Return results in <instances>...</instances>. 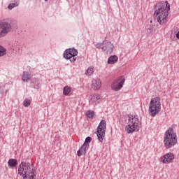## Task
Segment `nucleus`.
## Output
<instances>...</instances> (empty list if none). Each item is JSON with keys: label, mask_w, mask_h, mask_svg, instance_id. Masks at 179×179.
<instances>
[{"label": "nucleus", "mask_w": 179, "mask_h": 179, "mask_svg": "<svg viewBox=\"0 0 179 179\" xmlns=\"http://www.w3.org/2000/svg\"><path fill=\"white\" fill-rule=\"evenodd\" d=\"M175 157L174 154L168 152L161 157V162L164 164H170V163H173Z\"/></svg>", "instance_id": "9d476101"}, {"label": "nucleus", "mask_w": 179, "mask_h": 179, "mask_svg": "<svg viewBox=\"0 0 179 179\" xmlns=\"http://www.w3.org/2000/svg\"><path fill=\"white\" fill-rule=\"evenodd\" d=\"M22 79L23 82H29V80H30V76H29V73L24 71L22 76Z\"/></svg>", "instance_id": "f3484780"}, {"label": "nucleus", "mask_w": 179, "mask_h": 179, "mask_svg": "<svg viewBox=\"0 0 179 179\" xmlns=\"http://www.w3.org/2000/svg\"><path fill=\"white\" fill-rule=\"evenodd\" d=\"M104 42H103V43H98L96 44V48H98L99 50H100V48L101 50H103V47H104Z\"/></svg>", "instance_id": "393cba45"}, {"label": "nucleus", "mask_w": 179, "mask_h": 179, "mask_svg": "<svg viewBox=\"0 0 179 179\" xmlns=\"http://www.w3.org/2000/svg\"><path fill=\"white\" fill-rule=\"evenodd\" d=\"M86 115L88 118H94L95 117L94 111L93 110H88Z\"/></svg>", "instance_id": "aec40b11"}, {"label": "nucleus", "mask_w": 179, "mask_h": 179, "mask_svg": "<svg viewBox=\"0 0 179 179\" xmlns=\"http://www.w3.org/2000/svg\"><path fill=\"white\" fill-rule=\"evenodd\" d=\"M124 83H125V78L124 76L118 77L111 83L110 89L113 92H119L122 89Z\"/></svg>", "instance_id": "0eeeda50"}, {"label": "nucleus", "mask_w": 179, "mask_h": 179, "mask_svg": "<svg viewBox=\"0 0 179 179\" xmlns=\"http://www.w3.org/2000/svg\"><path fill=\"white\" fill-rule=\"evenodd\" d=\"M106 128H107L106 120H101L96 131V135L99 142H103L106 138Z\"/></svg>", "instance_id": "423d86ee"}, {"label": "nucleus", "mask_w": 179, "mask_h": 179, "mask_svg": "<svg viewBox=\"0 0 179 179\" xmlns=\"http://www.w3.org/2000/svg\"><path fill=\"white\" fill-rule=\"evenodd\" d=\"M169 10H170V3H169V1H162L157 3L154 12L155 20L159 24H166L169 17Z\"/></svg>", "instance_id": "f257e3e1"}, {"label": "nucleus", "mask_w": 179, "mask_h": 179, "mask_svg": "<svg viewBox=\"0 0 179 179\" xmlns=\"http://www.w3.org/2000/svg\"><path fill=\"white\" fill-rule=\"evenodd\" d=\"M45 1H48V0H45Z\"/></svg>", "instance_id": "cd10ccee"}, {"label": "nucleus", "mask_w": 179, "mask_h": 179, "mask_svg": "<svg viewBox=\"0 0 179 179\" xmlns=\"http://www.w3.org/2000/svg\"><path fill=\"white\" fill-rule=\"evenodd\" d=\"M3 55H6V49L0 46V57H3Z\"/></svg>", "instance_id": "412c9836"}, {"label": "nucleus", "mask_w": 179, "mask_h": 179, "mask_svg": "<svg viewBox=\"0 0 179 179\" xmlns=\"http://www.w3.org/2000/svg\"><path fill=\"white\" fill-rule=\"evenodd\" d=\"M8 164L10 167H16V166H17V159H10L8 162Z\"/></svg>", "instance_id": "dca6fc26"}, {"label": "nucleus", "mask_w": 179, "mask_h": 179, "mask_svg": "<svg viewBox=\"0 0 179 179\" xmlns=\"http://www.w3.org/2000/svg\"><path fill=\"white\" fill-rule=\"evenodd\" d=\"M71 87H68V86L64 87L63 90V93L64 96H68V94L71 93Z\"/></svg>", "instance_id": "6ab92c4d"}, {"label": "nucleus", "mask_w": 179, "mask_h": 179, "mask_svg": "<svg viewBox=\"0 0 179 179\" xmlns=\"http://www.w3.org/2000/svg\"><path fill=\"white\" fill-rule=\"evenodd\" d=\"M3 55H6V49L0 46V57H3Z\"/></svg>", "instance_id": "4be33fe9"}, {"label": "nucleus", "mask_w": 179, "mask_h": 179, "mask_svg": "<svg viewBox=\"0 0 179 179\" xmlns=\"http://www.w3.org/2000/svg\"><path fill=\"white\" fill-rule=\"evenodd\" d=\"M164 146L166 149H171L174 148L178 143V138H177V134L170 127L166 131L164 136Z\"/></svg>", "instance_id": "7ed1b4c3"}, {"label": "nucleus", "mask_w": 179, "mask_h": 179, "mask_svg": "<svg viewBox=\"0 0 179 179\" xmlns=\"http://www.w3.org/2000/svg\"><path fill=\"white\" fill-rule=\"evenodd\" d=\"M101 101V96L99 94H93L90 96V104L97 106Z\"/></svg>", "instance_id": "9b49d317"}, {"label": "nucleus", "mask_w": 179, "mask_h": 179, "mask_svg": "<svg viewBox=\"0 0 179 179\" xmlns=\"http://www.w3.org/2000/svg\"><path fill=\"white\" fill-rule=\"evenodd\" d=\"M0 29H1L0 37H5V35L12 30V26L6 21H1L0 22Z\"/></svg>", "instance_id": "1a4fd4ad"}, {"label": "nucleus", "mask_w": 179, "mask_h": 179, "mask_svg": "<svg viewBox=\"0 0 179 179\" xmlns=\"http://www.w3.org/2000/svg\"><path fill=\"white\" fill-rule=\"evenodd\" d=\"M104 47L102 48V50L104 51L105 54L108 55L110 54H113L114 51V45L111 43V42H103Z\"/></svg>", "instance_id": "f8f14e48"}, {"label": "nucleus", "mask_w": 179, "mask_h": 179, "mask_svg": "<svg viewBox=\"0 0 179 179\" xmlns=\"http://www.w3.org/2000/svg\"><path fill=\"white\" fill-rule=\"evenodd\" d=\"M18 174L22 176L23 179H36L37 177V172L34 166L26 162H22L19 165Z\"/></svg>", "instance_id": "f03ea898"}, {"label": "nucleus", "mask_w": 179, "mask_h": 179, "mask_svg": "<svg viewBox=\"0 0 179 179\" xmlns=\"http://www.w3.org/2000/svg\"><path fill=\"white\" fill-rule=\"evenodd\" d=\"M93 73H94V68L93 67H89L85 71V75H87V76H92Z\"/></svg>", "instance_id": "a211bd4d"}, {"label": "nucleus", "mask_w": 179, "mask_h": 179, "mask_svg": "<svg viewBox=\"0 0 179 179\" xmlns=\"http://www.w3.org/2000/svg\"><path fill=\"white\" fill-rule=\"evenodd\" d=\"M15 6L16 5L15 3H11L8 6V9H13Z\"/></svg>", "instance_id": "a878e982"}, {"label": "nucleus", "mask_w": 179, "mask_h": 179, "mask_svg": "<svg viewBox=\"0 0 179 179\" xmlns=\"http://www.w3.org/2000/svg\"><path fill=\"white\" fill-rule=\"evenodd\" d=\"M88 150H89V147L83 144L81 146L80 149L77 152L78 156L80 157V156H83V155H86V151H87Z\"/></svg>", "instance_id": "4468645a"}, {"label": "nucleus", "mask_w": 179, "mask_h": 179, "mask_svg": "<svg viewBox=\"0 0 179 179\" xmlns=\"http://www.w3.org/2000/svg\"><path fill=\"white\" fill-rule=\"evenodd\" d=\"M160 97L156 96L151 99L148 111L151 117H155L156 114H159L162 110V103Z\"/></svg>", "instance_id": "20e7f679"}, {"label": "nucleus", "mask_w": 179, "mask_h": 179, "mask_svg": "<svg viewBox=\"0 0 179 179\" xmlns=\"http://www.w3.org/2000/svg\"><path fill=\"white\" fill-rule=\"evenodd\" d=\"M101 80H100V78H96V79H94L92 81V84H91V88L92 89V90H100V89H101Z\"/></svg>", "instance_id": "ddd939ff"}, {"label": "nucleus", "mask_w": 179, "mask_h": 179, "mask_svg": "<svg viewBox=\"0 0 179 179\" xmlns=\"http://www.w3.org/2000/svg\"><path fill=\"white\" fill-rule=\"evenodd\" d=\"M90 142H92V138L87 137L84 143V145H86L89 148V143H90Z\"/></svg>", "instance_id": "b1692460"}, {"label": "nucleus", "mask_w": 179, "mask_h": 179, "mask_svg": "<svg viewBox=\"0 0 179 179\" xmlns=\"http://www.w3.org/2000/svg\"><path fill=\"white\" fill-rule=\"evenodd\" d=\"M76 55H78V50L75 48H69L64 51V57L66 59H70L71 62L76 61Z\"/></svg>", "instance_id": "6e6552de"}, {"label": "nucleus", "mask_w": 179, "mask_h": 179, "mask_svg": "<svg viewBox=\"0 0 179 179\" xmlns=\"http://www.w3.org/2000/svg\"><path fill=\"white\" fill-rule=\"evenodd\" d=\"M139 119L136 116L129 115L128 124L125 127L127 134H134L135 131L139 129Z\"/></svg>", "instance_id": "39448f33"}, {"label": "nucleus", "mask_w": 179, "mask_h": 179, "mask_svg": "<svg viewBox=\"0 0 179 179\" xmlns=\"http://www.w3.org/2000/svg\"><path fill=\"white\" fill-rule=\"evenodd\" d=\"M31 103V101H30V99H25L23 102L24 107H29Z\"/></svg>", "instance_id": "5701e85b"}, {"label": "nucleus", "mask_w": 179, "mask_h": 179, "mask_svg": "<svg viewBox=\"0 0 179 179\" xmlns=\"http://www.w3.org/2000/svg\"><path fill=\"white\" fill-rule=\"evenodd\" d=\"M176 37L178 38V40H179V31L177 32V34H176Z\"/></svg>", "instance_id": "bb28decb"}, {"label": "nucleus", "mask_w": 179, "mask_h": 179, "mask_svg": "<svg viewBox=\"0 0 179 179\" xmlns=\"http://www.w3.org/2000/svg\"><path fill=\"white\" fill-rule=\"evenodd\" d=\"M118 62V57L117 55H112L108 59V64L109 65H114Z\"/></svg>", "instance_id": "2eb2a0df"}]
</instances>
